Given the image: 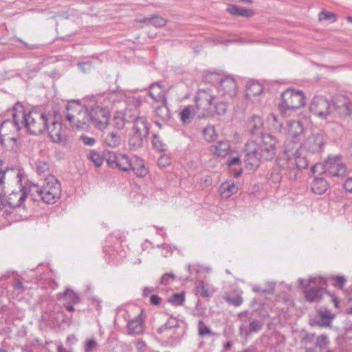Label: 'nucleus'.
<instances>
[{
	"label": "nucleus",
	"instance_id": "37998d69",
	"mask_svg": "<svg viewBox=\"0 0 352 352\" xmlns=\"http://www.w3.org/2000/svg\"><path fill=\"white\" fill-rule=\"evenodd\" d=\"M250 327L249 329L251 333L258 331L263 327V323L258 320H249Z\"/></svg>",
	"mask_w": 352,
	"mask_h": 352
},
{
	"label": "nucleus",
	"instance_id": "5701e85b",
	"mask_svg": "<svg viewBox=\"0 0 352 352\" xmlns=\"http://www.w3.org/2000/svg\"><path fill=\"white\" fill-rule=\"evenodd\" d=\"M230 149V146L227 141L218 142L212 144L210 148V151L213 155L222 157L228 154Z\"/></svg>",
	"mask_w": 352,
	"mask_h": 352
},
{
	"label": "nucleus",
	"instance_id": "a878e982",
	"mask_svg": "<svg viewBox=\"0 0 352 352\" xmlns=\"http://www.w3.org/2000/svg\"><path fill=\"white\" fill-rule=\"evenodd\" d=\"M128 332L130 335H138L144 331L143 321L138 316L129 321L127 324Z\"/></svg>",
	"mask_w": 352,
	"mask_h": 352
},
{
	"label": "nucleus",
	"instance_id": "09e8293b",
	"mask_svg": "<svg viewBox=\"0 0 352 352\" xmlns=\"http://www.w3.org/2000/svg\"><path fill=\"white\" fill-rule=\"evenodd\" d=\"M153 146L157 150H158V151L164 150V144L156 134H154L153 136Z\"/></svg>",
	"mask_w": 352,
	"mask_h": 352
},
{
	"label": "nucleus",
	"instance_id": "0eeeda50",
	"mask_svg": "<svg viewBox=\"0 0 352 352\" xmlns=\"http://www.w3.org/2000/svg\"><path fill=\"white\" fill-rule=\"evenodd\" d=\"M186 270L190 274H195L197 278H205L207 274L212 272L211 267L209 266L195 263L188 265ZM216 292L214 286L203 279H198L195 282V294L197 296L204 298H210Z\"/></svg>",
	"mask_w": 352,
	"mask_h": 352
},
{
	"label": "nucleus",
	"instance_id": "4be33fe9",
	"mask_svg": "<svg viewBox=\"0 0 352 352\" xmlns=\"http://www.w3.org/2000/svg\"><path fill=\"white\" fill-rule=\"evenodd\" d=\"M149 95L157 102H166L165 90L158 83L151 85Z\"/></svg>",
	"mask_w": 352,
	"mask_h": 352
},
{
	"label": "nucleus",
	"instance_id": "052dcab7",
	"mask_svg": "<svg viewBox=\"0 0 352 352\" xmlns=\"http://www.w3.org/2000/svg\"><path fill=\"white\" fill-rule=\"evenodd\" d=\"M241 162L240 157L238 156L233 157L230 160L227 161V164L228 166H232L234 164H239Z\"/></svg>",
	"mask_w": 352,
	"mask_h": 352
},
{
	"label": "nucleus",
	"instance_id": "bb28decb",
	"mask_svg": "<svg viewBox=\"0 0 352 352\" xmlns=\"http://www.w3.org/2000/svg\"><path fill=\"white\" fill-rule=\"evenodd\" d=\"M311 190L316 195H322L329 188L328 182L323 178L316 177L311 184Z\"/></svg>",
	"mask_w": 352,
	"mask_h": 352
},
{
	"label": "nucleus",
	"instance_id": "58836bf2",
	"mask_svg": "<svg viewBox=\"0 0 352 352\" xmlns=\"http://www.w3.org/2000/svg\"><path fill=\"white\" fill-rule=\"evenodd\" d=\"M144 21L157 28L162 27L165 25L166 23V21L161 16H153L149 19L145 18Z\"/></svg>",
	"mask_w": 352,
	"mask_h": 352
},
{
	"label": "nucleus",
	"instance_id": "6e6552de",
	"mask_svg": "<svg viewBox=\"0 0 352 352\" xmlns=\"http://www.w3.org/2000/svg\"><path fill=\"white\" fill-rule=\"evenodd\" d=\"M116 94L120 95L122 98L124 97L129 100V102H133L134 111H133V118L131 122H133L132 132L140 135L144 138H146L148 135L150 124L144 116H140L139 113L137 110L138 106L141 103V100L134 96V94L131 91L124 90L120 91Z\"/></svg>",
	"mask_w": 352,
	"mask_h": 352
},
{
	"label": "nucleus",
	"instance_id": "f704fd0d",
	"mask_svg": "<svg viewBox=\"0 0 352 352\" xmlns=\"http://www.w3.org/2000/svg\"><path fill=\"white\" fill-rule=\"evenodd\" d=\"M319 316L324 320L320 325L323 327H330L331 320L335 318V314H332L329 309H324L318 311Z\"/></svg>",
	"mask_w": 352,
	"mask_h": 352
},
{
	"label": "nucleus",
	"instance_id": "f8f14e48",
	"mask_svg": "<svg viewBox=\"0 0 352 352\" xmlns=\"http://www.w3.org/2000/svg\"><path fill=\"white\" fill-rule=\"evenodd\" d=\"M334 109V104L322 96L314 97L309 105L310 111L320 119H326Z\"/></svg>",
	"mask_w": 352,
	"mask_h": 352
},
{
	"label": "nucleus",
	"instance_id": "2f4dec72",
	"mask_svg": "<svg viewBox=\"0 0 352 352\" xmlns=\"http://www.w3.org/2000/svg\"><path fill=\"white\" fill-rule=\"evenodd\" d=\"M237 190L238 188L234 183L224 182L220 186L221 195L226 199L236 193Z\"/></svg>",
	"mask_w": 352,
	"mask_h": 352
},
{
	"label": "nucleus",
	"instance_id": "f3484780",
	"mask_svg": "<svg viewBox=\"0 0 352 352\" xmlns=\"http://www.w3.org/2000/svg\"><path fill=\"white\" fill-rule=\"evenodd\" d=\"M236 82L233 78L228 76L221 80L218 86V92L221 96L226 99H232L236 96Z\"/></svg>",
	"mask_w": 352,
	"mask_h": 352
},
{
	"label": "nucleus",
	"instance_id": "13d9d810",
	"mask_svg": "<svg viewBox=\"0 0 352 352\" xmlns=\"http://www.w3.org/2000/svg\"><path fill=\"white\" fill-rule=\"evenodd\" d=\"M238 318L239 320L243 323H246L249 322V320H252V318L248 316V311H243L240 313L238 316Z\"/></svg>",
	"mask_w": 352,
	"mask_h": 352
},
{
	"label": "nucleus",
	"instance_id": "dca6fc26",
	"mask_svg": "<svg viewBox=\"0 0 352 352\" xmlns=\"http://www.w3.org/2000/svg\"><path fill=\"white\" fill-rule=\"evenodd\" d=\"M27 188H28V186H20L19 190H12L8 195H6V191H3L6 204L10 208L21 207L27 198Z\"/></svg>",
	"mask_w": 352,
	"mask_h": 352
},
{
	"label": "nucleus",
	"instance_id": "c756f323",
	"mask_svg": "<svg viewBox=\"0 0 352 352\" xmlns=\"http://www.w3.org/2000/svg\"><path fill=\"white\" fill-rule=\"evenodd\" d=\"M58 300H63L69 304H77L80 301V296L70 289H67L64 292L57 294Z\"/></svg>",
	"mask_w": 352,
	"mask_h": 352
},
{
	"label": "nucleus",
	"instance_id": "79ce46f5",
	"mask_svg": "<svg viewBox=\"0 0 352 352\" xmlns=\"http://www.w3.org/2000/svg\"><path fill=\"white\" fill-rule=\"evenodd\" d=\"M329 343V338L326 335H320L316 338V346L322 349Z\"/></svg>",
	"mask_w": 352,
	"mask_h": 352
},
{
	"label": "nucleus",
	"instance_id": "a211bd4d",
	"mask_svg": "<svg viewBox=\"0 0 352 352\" xmlns=\"http://www.w3.org/2000/svg\"><path fill=\"white\" fill-rule=\"evenodd\" d=\"M119 98L120 100H125L126 102L128 104V107L126 109L124 114L118 113L113 118V126L118 130L122 129L126 122H131L132 118H133V112L132 108L129 107L130 102H129V100L126 99L124 97L122 96V98L118 95L113 100H111V102H114L116 99ZM112 102H111V104ZM131 103H133V102H131ZM111 104L110 105V107Z\"/></svg>",
	"mask_w": 352,
	"mask_h": 352
},
{
	"label": "nucleus",
	"instance_id": "8fccbe9b",
	"mask_svg": "<svg viewBox=\"0 0 352 352\" xmlns=\"http://www.w3.org/2000/svg\"><path fill=\"white\" fill-rule=\"evenodd\" d=\"M211 333L210 329L206 326L203 322L200 321L199 322V334L201 336H204L207 334H210Z\"/></svg>",
	"mask_w": 352,
	"mask_h": 352
},
{
	"label": "nucleus",
	"instance_id": "603ef678",
	"mask_svg": "<svg viewBox=\"0 0 352 352\" xmlns=\"http://www.w3.org/2000/svg\"><path fill=\"white\" fill-rule=\"evenodd\" d=\"M96 342L93 340L90 339L88 340L86 342L85 346V352H92L94 347L96 346Z\"/></svg>",
	"mask_w": 352,
	"mask_h": 352
},
{
	"label": "nucleus",
	"instance_id": "4d7b16f0",
	"mask_svg": "<svg viewBox=\"0 0 352 352\" xmlns=\"http://www.w3.org/2000/svg\"><path fill=\"white\" fill-rule=\"evenodd\" d=\"M345 282H346V279L344 276H338L335 278L334 285L336 287L342 288Z\"/></svg>",
	"mask_w": 352,
	"mask_h": 352
},
{
	"label": "nucleus",
	"instance_id": "49530a36",
	"mask_svg": "<svg viewBox=\"0 0 352 352\" xmlns=\"http://www.w3.org/2000/svg\"><path fill=\"white\" fill-rule=\"evenodd\" d=\"M157 247L162 249V255L164 257L168 256L170 254H172L173 250L175 249V247H173V248L170 245L166 243H164L162 245H157Z\"/></svg>",
	"mask_w": 352,
	"mask_h": 352
},
{
	"label": "nucleus",
	"instance_id": "338daca9",
	"mask_svg": "<svg viewBox=\"0 0 352 352\" xmlns=\"http://www.w3.org/2000/svg\"><path fill=\"white\" fill-rule=\"evenodd\" d=\"M154 291L153 287H144L143 290V294L145 296H148L150 293L153 292Z\"/></svg>",
	"mask_w": 352,
	"mask_h": 352
},
{
	"label": "nucleus",
	"instance_id": "7c9ffc66",
	"mask_svg": "<svg viewBox=\"0 0 352 352\" xmlns=\"http://www.w3.org/2000/svg\"><path fill=\"white\" fill-rule=\"evenodd\" d=\"M228 12L232 15L250 17L253 15V12L251 10L242 8L235 5H230L227 8Z\"/></svg>",
	"mask_w": 352,
	"mask_h": 352
},
{
	"label": "nucleus",
	"instance_id": "b1692460",
	"mask_svg": "<svg viewBox=\"0 0 352 352\" xmlns=\"http://www.w3.org/2000/svg\"><path fill=\"white\" fill-rule=\"evenodd\" d=\"M130 170H133V172L137 176L140 177L146 176L148 173L147 169L144 166L143 160L137 156H134L132 158V163L131 166H130Z\"/></svg>",
	"mask_w": 352,
	"mask_h": 352
},
{
	"label": "nucleus",
	"instance_id": "a19ab883",
	"mask_svg": "<svg viewBox=\"0 0 352 352\" xmlns=\"http://www.w3.org/2000/svg\"><path fill=\"white\" fill-rule=\"evenodd\" d=\"M89 159L98 167L100 166L103 163V158L96 151L90 152Z\"/></svg>",
	"mask_w": 352,
	"mask_h": 352
},
{
	"label": "nucleus",
	"instance_id": "ddd939ff",
	"mask_svg": "<svg viewBox=\"0 0 352 352\" xmlns=\"http://www.w3.org/2000/svg\"><path fill=\"white\" fill-rule=\"evenodd\" d=\"M106 160L110 167L118 168L124 172L130 170L132 163V158L130 159L126 155L113 151H109L106 154Z\"/></svg>",
	"mask_w": 352,
	"mask_h": 352
},
{
	"label": "nucleus",
	"instance_id": "20e7f679",
	"mask_svg": "<svg viewBox=\"0 0 352 352\" xmlns=\"http://www.w3.org/2000/svg\"><path fill=\"white\" fill-rule=\"evenodd\" d=\"M195 102L194 107L199 119L209 118L214 114L223 115L228 108L227 102L216 100V97L210 89H199Z\"/></svg>",
	"mask_w": 352,
	"mask_h": 352
},
{
	"label": "nucleus",
	"instance_id": "cd10ccee",
	"mask_svg": "<svg viewBox=\"0 0 352 352\" xmlns=\"http://www.w3.org/2000/svg\"><path fill=\"white\" fill-rule=\"evenodd\" d=\"M304 131L302 123L298 120H290L287 123V134L289 136L296 138L300 136Z\"/></svg>",
	"mask_w": 352,
	"mask_h": 352
},
{
	"label": "nucleus",
	"instance_id": "39448f33",
	"mask_svg": "<svg viewBox=\"0 0 352 352\" xmlns=\"http://www.w3.org/2000/svg\"><path fill=\"white\" fill-rule=\"evenodd\" d=\"M28 191L33 199H41L47 204H54L61 195V187L58 180L50 174L39 184L30 182Z\"/></svg>",
	"mask_w": 352,
	"mask_h": 352
},
{
	"label": "nucleus",
	"instance_id": "4c0bfd02",
	"mask_svg": "<svg viewBox=\"0 0 352 352\" xmlns=\"http://www.w3.org/2000/svg\"><path fill=\"white\" fill-rule=\"evenodd\" d=\"M168 301L175 306L182 305L185 301V294L184 292L174 294Z\"/></svg>",
	"mask_w": 352,
	"mask_h": 352
},
{
	"label": "nucleus",
	"instance_id": "aec40b11",
	"mask_svg": "<svg viewBox=\"0 0 352 352\" xmlns=\"http://www.w3.org/2000/svg\"><path fill=\"white\" fill-rule=\"evenodd\" d=\"M107 125L104 129H102V138L103 143L109 147L116 148L118 146L121 142L120 135L115 131L107 129Z\"/></svg>",
	"mask_w": 352,
	"mask_h": 352
},
{
	"label": "nucleus",
	"instance_id": "6ab92c4d",
	"mask_svg": "<svg viewBox=\"0 0 352 352\" xmlns=\"http://www.w3.org/2000/svg\"><path fill=\"white\" fill-rule=\"evenodd\" d=\"M263 92V85L257 81L250 80L245 86V97L252 102L260 101L261 95Z\"/></svg>",
	"mask_w": 352,
	"mask_h": 352
},
{
	"label": "nucleus",
	"instance_id": "393cba45",
	"mask_svg": "<svg viewBox=\"0 0 352 352\" xmlns=\"http://www.w3.org/2000/svg\"><path fill=\"white\" fill-rule=\"evenodd\" d=\"M196 109L194 105L185 107L179 113L180 120L184 124H190L194 118H197Z\"/></svg>",
	"mask_w": 352,
	"mask_h": 352
},
{
	"label": "nucleus",
	"instance_id": "c9c22d12",
	"mask_svg": "<svg viewBox=\"0 0 352 352\" xmlns=\"http://www.w3.org/2000/svg\"><path fill=\"white\" fill-rule=\"evenodd\" d=\"M35 170L38 175L47 173L50 170V164L47 160H37L35 162Z\"/></svg>",
	"mask_w": 352,
	"mask_h": 352
},
{
	"label": "nucleus",
	"instance_id": "6e6d98bb",
	"mask_svg": "<svg viewBox=\"0 0 352 352\" xmlns=\"http://www.w3.org/2000/svg\"><path fill=\"white\" fill-rule=\"evenodd\" d=\"M137 351L139 352H145L146 350V344L144 341L138 340L135 342Z\"/></svg>",
	"mask_w": 352,
	"mask_h": 352
},
{
	"label": "nucleus",
	"instance_id": "864d4df0",
	"mask_svg": "<svg viewBox=\"0 0 352 352\" xmlns=\"http://www.w3.org/2000/svg\"><path fill=\"white\" fill-rule=\"evenodd\" d=\"M80 139H81L82 142H83V144L85 145H87V146H93L96 143L95 138H94L92 137H89L87 135H82Z\"/></svg>",
	"mask_w": 352,
	"mask_h": 352
},
{
	"label": "nucleus",
	"instance_id": "c03bdc74",
	"mask_svg": "<svg viewBox=\"0 0 352 352\" xmlns=\"http://www.w3.org/2000/svg\"><path fill=\"white\" fill-rule=\"evenodd\" d=\"M336 15L332 12H322L319 14V20L320 21H329V23H333L336 21Z\"/></svg>",
	"mask_w": 352,
	"mask_h": 352
},
{
	"label": "nucleus",
	"instance_id": "3c124183",
	"mask_svg": "<svg viewBox=\"0 0 352 352\" xmlns=\"http://www.w3.org/2000/svg\"><path fill=\"white\" fill-rule=\"evenodd\" d=\"M311 171L313 173H318V174L325 173L324 163V164H320V163L316 164L314 166H313L311 167Z\"/></svg>",
	"mask_w": 352,
	"mask_h": 352
},
{
	"label": "nucleus",
	"instance_id": "423d86ee",
	"mask_svg": "<svg viewBox=\"0 0 352 352\" xmlns=\"http://www.w3.org/2000/svg\"><path fill=\"white\" fill-rule=\"evenodd\" d=\"M17 117L21 118V127L26 129L32 135L43 133L50 122L47 116L42 111L32 109L26 111L22 104Z\"/></svg>",
	"mask_w": 352,
	"mask_h": 352
},
{
	"label": "nucleus",
	"instance_id": "e2e57ef3",
	"mask_svg": "<svg viewBox=\"0 0 352 352\" xmlns=\"http://www.w3.org/2000/svg\"><path fill=\"white\" fill-rule=\"evenodd\" d=\"M239 331L241 334H244L245 336H248L251 333L249 327H248L245 324H241L239 327Z\"/></svg>",
	"mask_w": 352,
	"mask_h": 352
},
{
	"label": "nucleus",
	"instance_id": "1a4fd4ad",
	"mask_svg": "<svg viewBox=\"0 0 352 352\" xmlns=\"http://www.w3.org/2000/svg\"><path fill=\"white\" fill-rule=\"evenodd\" d=\"M305 103V96L302 91L287 89L281 95V102L279 104L278 109L282 116H285L288 111L298 109Z\"/></svg>",
	"mask_w": 352,
	"mask_h": 352
},
{
	"label": "nucleus",
	"instance_id": "bf43d9fd",
	"mask_svg": "<svg viewBox=\"0 0 352 352\" xmlns=\"http://www.w3.org/2000/svg\"><path fill=\"white\" fill-rule=\"evenodd\" d=\"M344 188L346 191L352 192V177H349L345 181Z\"/></svg>",
	"mask_w": 352,
	"mask_h": 352
},
{
	"label": "nucleus",
	"instance_id": "7ed1b4c3",
	"mask_svg": "<svg viewBox=\"0 0 352 352\" xmlns=\"http://www.w3.org/2000/svg\"><path fill=\"white\" fill-rule=\"evenodd\" d=\"M324 145L323 135L320 133H312L308 136L301 145V148L292 152L288 146L285 147V153L280 160V166L289 171L288 176L292 179L298 177V171L308 167L307 156L302 153L304 149L311 153H319Z\"/></svg>",
	"mask_w": 352,
	"mask_h": 352
},
{
	"label": "nucleus",
	"instance_id": "680f3d73",
	"mask_svg": "<svg viewBox=\"0 0 352 352\" xmlns=\"http://www.w3.org/2000/svg\"><path fill=\"white\" fill-rule=\"evenodd\" d=\"M150 302L153 305H158L161 302V298L157 295H152L150 298Z\"/></svg>",
	"mask_w": 352,
	"mask_h": 352
},
{
	"label": "nucleus",
	"instance_id": "2eb2a0df",
	"mask_svg": "<svg viewBox=\"0 0 352 352\" xmlns=\"http://www.w3.org/2000/svg\"><path fill=\"white\" fill-rule=\"evenodd\" d=\"M324 170L331 177H343L346 173V168L337 155L329 157L324 162Z\"/></svg>",
	"mask_w": 352,
	"mask_h": 352
},
{
	"label": "nucleus",
	"instance_id": "a18cd8bd",
	"mask_svg": "<svg viewBox=\"0 0 352 352\" xmlns=\"http://www.w3.org/2000/svg\"><path fill=\"white\" fill-rule=\"evenodd\" d=\"M78 66L83 73L89 72L93 68V65L89 60L78 63Z\"/></svg>",
	"mask_w": 352,
	"mask_h": 352
},
{
	"label": "nucleus",
	"instance_id": "69168bd1",
	"mask_svg": "<svg viewBox=\"0 0 352 352\" xmlns=\"http://www.w3.org/2000/svg\"><path fill=\"white\" fill-rule=\"evenodd\" d=\"M329 295L331 298V301L333 302L334 307L336 308H339V301L338 298L333 294H329Z\"/></svg>",
	"mask_w": 352,
	"mask_h": 352
},
{
	"label": "nucleus",
	"instance_id": "c85d7f7f",
	"mask_svg": "<svg viewBox=\"0 0 352 352\" xmlns=\"http://www.w3.org/2000/svg\"><path fill=\"white\" fill-rule=\"evenodd\" d=\"M146 138L138 135L133 132L129 134L128 146L131 151H137L143 146Z\"/></svg>",
	"mask_w": 352,
	"mask_h": 352
},
{
	"label": "nucleus",
	"instance_id": "9d476101",
	"mask_svg": "<svg viewBox=\"0 0 352 352\" xmlns=\"http://www.w3.org/2000/svg\"><path fill=\"white\" fill-rule=\"evenodd\" d=\"M298 283L304 289L305 297L306 300L308 302H312L319 301L323 294L326 292L324 289L322 287H311V284L314 286H322L325 285L326 281L324 278L322 277H311L309 278L307 284H305V280L299 278Z\"/></svg>",
	"mask_w": 352,
	"mask_h": 352
},
{
	"label": "nucleus",
	"instance_id": "72a5a7b5",
	"mask_svg": "<svg viewBox=\"0 0 352 352\" xmlns=\"http://www.w3.org/2000/svg\"><path fill=\"white\" fill-rule=\"evenodd\" d=\"M155 115L162 120H166L170 117V112L166 103H161L160 105L155 107Z\"/></svg>",
	"mask_w": 352,
	"mask_h": 352
},
{
	"label": "nucleus",
	"instance_id": "9b49d317",
	"mask_svg": "<svg viewBox=\"0 0 352 352\" xmlns=\"http://www.w3.org/2000/svg\"><path fill=\"white\" fill-rule=\"evenodd\" d=\"M21 110V104L16 102L12 110V120H6L0 124V142L1 144H3L2 136L9 135L22 129L21 118L16 117Z\"/></svg>",
	"mask_w": 352,
	"mask_h": 352
},
{
	"label": "nucleus",
	"instance_id": "0e129e2a",
	"mask_svg": "<svg viewBox=\"0 0 352 352\" xmlns=\"http://www.w3.org/2000/svg\"><path fill=\"white\" fill-rule=\"evenodd\" d=\"M157 163L160 166H166L169 164V160L166 157H161L159 158Z\"/></svg>",
	"mask_w": 352,
	"mask_h": 352
},
{
	"label": "nucleus",
	"instance_id": "de8ad7c7",
	"mask_svg": "<svg viewBox=\"0 0 352 352\" xmlns=\"http://www.w3.org/2000/svg\"><path fill=\"white\" fill-rule=\"evenodd\" d=\"M175 278V274L172 273H166L164 274L160 280V283L162 285H168L170 283V280H173Z\"/></svg>",
	"mask_w": 352,
	"mask_h": 352
},
{
	"label": "nucleus",
	"instance_id": "473e14b6",
	"mask_svg": "<svg viewBox=\"0 0 352 352\" xmlns=\"http://www.w3.org/2000/svg\"><path fill=\"white\" fill-rule=\"evenodd\" d=\"M267 122L269 124L272 125L273 130L282 132L283 129V122L278 116L273 113H270L267 118Z\"/></svg>",
	"mask_w": 352,
	"mask_h": 352
},
{
	"label": "nucleus",
	"instance_id": "774afa93",
	"mask_svg": "<svg viewBox=\"0 0 352 352\" xmlns=\"http://www.w3.org/2000/svg\"><path fill=\"white\" fill-rule=\"evenodd\" d=\"M14 287L17 289H23V283L21 280H16L14 285Z\"/></svg>",
	"mask_w": 352,
	"mask_h": 352
},
{
	"label": "nucleus",
	"instance_id": "f03ea898",
	"mask_svg": "<svg viewBox=\"0 0 352 352\" xmlns=\"http://www.w3.org/2000/svg\"><path fill=\"white\" fill-rule=\"evenodd\" d=\"M263 120L259 116L253 115L247 121V131L250 134L261 135L245 145L244 163L250 170L257 168L262 160H270L276 154V140L270 133H263Z\"/></svg>",
	"mask_w": 352,
	"mask_h": 352
},
{
	"label": "nucleus",
	"instance_id": "ea45409f",
	"mask_svg": "<svg viewBox=\"0 0 352 352\" xmlns=\"http://www.w3.org/2000/svg\"><path fill=\"white\" fill-rule=\"evenodd\" d=\"M177 326V321L175 318H170L167 322L162 326L158 328L157 332L162 333L166 329H172Z\"/></svg>",
	"mask_w": 352,
	"mask_h": 352
},
{
	"label": "nucleus",
	"instance_id": "5fc2aeb1",
	"mask_svg": "<svg viewBox=\"0 0 352 352\" xmlns=\"http://www.w3.org/2000/svg\"><path fill=\"white\" fill-rule=\"evenodd\" d=\"M228 300L232 305H233L236 307H239V305H241V303L243 302V298L240 296H235L233 298H229Z\"/></svg>",
	"mask_w": 352,
	"mask_h": 352
},
{
	"label": "nucleus",
	"instance_id": "4468645a",
	"mask_svg": "<svg viewBox=\"0 0 352 352\" xmlns=\"http://www.w3.org/2000/svg\"><path fill=\"white\" fill-rule=\"evenodd\" d=\"M46 130L47 131L52 142L56 143L65 142L67 139V128L64 127L62 122L56 121L54 118H49Z\"/></svg>",
	"mask_w": 352,
	"mask_h": 352
},
{
	"label": "nucleus",
	"instance_id": "f257e3e1",
	"mask_svg": "<svg viewBox=\"0 0 352 352\" xmlns=\"http://www.w3.org/2000/svg\"><path fill=\"white\" fill-rule=\"evenodd\" d=\"M118 94L116 93L101 96H91L85 100V104L71 100L66 107L65 116L73 128L87 129L90 122L98 129H104L109 124L111 100Z\"/></svg>",
	"mask_w": 352,
	"mask_h": 352
},
{
	"label": "nucleus",
	"instance_id": "e433bc0d",
	"mask_svg": "<svg viewBox=\"0 0 352 352\" xmlns=\"http://www.w3.org/2000/svg\"><path fill=\"white\" fill-rule=\"evenodd\" d=\"M203 135L205 140L208 142L214 140L217 138V133L214 126L210 125L206 126L203 131Z\"/></svg>",
	"mask_w": 352,
	"mask_h": 352
},
{
	"label": "nucleus",
	"instance_id": "412c9836",
	"mask_svg": "<svg viewBox=\"0 0 352 352\" xmlns=\"http://www.w3.org/2000/svg\"><path fill=\"white\" fill-rule=\"evenodd\" d=\"M22 171L17 168H7L5 170H0V184H3L6 179L15 178L16 182H21Z\"/></svg>",
	"mask_w": 352,
	"mask_h": 352
}]
</instances>
